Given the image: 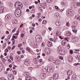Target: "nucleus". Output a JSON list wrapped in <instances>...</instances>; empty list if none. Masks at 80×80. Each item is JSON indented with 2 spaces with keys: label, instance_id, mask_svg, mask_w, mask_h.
Wrapping results in <instances>:
<instances>
[{
  "label": "nucleus",
  "instance_id": "nucleus-1",
  "mask_svg": "<svg viewBox=\"0 0 80 80\" xmlns=\"http://www.w3.org/2000/svg\"><path fill=\"white\" fill-rule=\"evenodd\" d=\"M14 13L16 17H19L22 15V11L19 9H17L15 11Z\"/></svg>",
  "mask_w": 80,
  "mask_h": 80
},
{
  "label": "nucleus",
  "instance_id": "nucleus-2",
  "mask_svg": "<svg viewBox=\"0 0 80 80\" xmlns=\"http://www.w3.org/2000/svg\"><path fill=\"white\" fill-rule=\"evenodd\" d=\"M73 15H74V12L73 11L70 9H68V11L67 12V16H73Z\"/></svg>",
  "mask_w": 80,
  "mask_h": 80
},
{
  "label": "nucleus",
  "instance_id": "nucleus-3",
  "mask_svg": "<svg viewBox=\"0 0 80 80\" xmlns=\"http://www.w3.org/2000/svg\"><path fill=\"white\" fill-rule=\"evenodd\" d=\"M58 52L61 55H64L65 53V51L64 50L58 48L57 50Z\"/></svg>",
  "mask_w": 80,
  "mask_h": 80
},
{
  "label": "nucleus",
  "instance_id": "nucleus-4",
  "mask_svg": "<svg viewBox=\"0 0 80 80\" xmlns=\"http://www.w3.org/2000/svg\"><path fill=\"white\" fill-rule=\"evenodd\" d=\"M20 2H17L15 3V7L16 8H17V9H19V8H20Z\"/></svg>",
  "mask_w": 80,
  "mask_h": 80
},
{
  "label": "nucleus",
  "instance_id": "nucleus-5",
  "mask_svg": "<svg viewBox=\"0 0 80 80\" xmlns=\"http://www.w3.org/2000/svg\"><path fill=\"white\" fill-rule=\"evenodd\" d=\"M48 73H52L53 72V68L52 67H49L47 68Z\"/></svg>",
  "mask_w": 80,
  "mask_h": 80
},
{
  "label": "nucleus",
  "instance_id": "nucleus-6",
  "mask_svg": "<svg viewBox=\"0 0 80 80\" xmlns=\"http://www.w3.org/2000/svg\"><path fill=\"white\" fill-rule=\"evenodd\" d=\"M12 16L11 14H8L6 16L5 19L6 20H10L12 19Z\"/></svg>",
  "mask_w": 80,
  "mask_h": 80
},
{
  "label": "nucleus",
  "instance_id": "nucleus-7",
  "mask_svg": "<svg viewBox=\"0 0 80 80\" xmlns=\"http://www.w3.org/2000/svg\"><path fill=\"white\" fill-rule=\"evenodd\" d=\"M46 76V75H45V74L44 73H42L40 74V78L41 79H44L45 78V76Z\"/></svg>",
  "mask_w": 80,
  "mask_h": 80
},
{
  "label": "nucleus",
  "instance_id": "nucleus-8",
  "mask_svg": "<svg viewBox=\"0 0 80 80\" xmlns=\"http://www.w3.org/2000/svg\"><path fill=\"white\" fill-rule=\"evenodd\" d=\"M53 63L56 64V65H59L60 63V61L58 59L57 60H54L53 61Z\"/></svg>",
  "mask_w": 80,
  "mask_h": 80
},
{
  "label": "nucleus",
  "instance_id": "nucleus-9",
  "mask_svg": "<svg viewBox=\"0 0 80 80\" xmlns=\"http://www.w3.org/2000/svg\"><path fill=\"white\" fill-rule=\"evenodd\" d=\"M54 17L58 18V19H60V15L58 12H56L55 13Z\"/></svg>",
  "mask_w": 80,
  "mask_h": 80
},
{
  "label": "nucleus",
  "instance_id": "nucleus-10",
  "mask_svg": "<svg viewBox=\"0 0 80 80\" xmlns=\"http://www.w3.org/2000/svg\"><path fill=\"white\" fill-rule=\"evenodd\" d=\"M8 78L9 80H12V79L14 78V76L12 74L8 75Z\"/></svg>",
  "mask_w": 80,
  "mask_h": 80
},
{
  "label": "nucleus",
  "instance_id": "nucleus-11",
  "mask_svg": "<svg viewBox=\"0 0 80 80\" xmlns=\"http://www.w3.org/2000/svg\"><path fill=\"white\" fill-rule=\"evenodd\" d=\"M55 8H56V9H57V10L60 12H63V11H64V10H65V8H63V9H60L58 7H57V6H55Z\"/></svg>",
  "mask_w": 80,
  "mask_h": 80
},
{
  "label": "nucleus",
  "instance_id": "nucleus-12",
  "mask_svg": "<svg viewBox=\"0 0 80 80\" xmlns=\"http://www.w3.org/2000/svg\"><path fill=\"white\" fill-rule=\"evenodd\" d=\"M78 2H72V5L75 8H77L78 7Z\"/></svg>",
  "mask_w": 80,
  "mask_h": 80
},
{
  "label": "nucleus",
  "instance_id": "nucleus-13",
  "mask_svg": "<svg viewBox=\"0 0 80 80\" xmlns=\"http://www.w3.org/2000/svg\"><path fill=\"white\" fill-rule=\"evenodd\" d=\"M53 79H54L55 80H57L58 78V73L55 74L53 76Z\"/></svg>",
  "mask_w": 80,
  "mask_h": 80
},
{
  "label": "nucleus",
  "instance_id": "nucleus-14",
  "mask_svg": "<svg viewBox=\"0 0 80 80\" xmlns=\"http://www.w3.org/2000/svg\"><path fill=\"white\" fill-rule=\"evenodd\" d=\"M24 63L26 65H29V63H30V61L28 60H25L24 62Z\"/></svg>",
  "mask_w": 80,
  "mask_h": 80
},
{
  "label": "nucleus",
  "instance_id": "nucleus-15",
  "mask_svg": "<svg viewBox=\"0 0 80 80\" xmlns=\"http://www.w3.org/2000/svg\"><path fill=\"white\" fill-rule=\"evenodd\" d=\"M67 75L68 76H70L72 74V71H68L67 72Z\"/></svg>",
  "mask_w": 80,
  "mask_h": 80
},
{
  "label": "nucleus",
  "instance_id": "nucleus-16",
  "mask_svg": "<svg viewBox=\"0 0 80 80\" xmlns=\"http://www.w3.org/2000/svg\"><path fill=\"white\" fill-rule=\"evenodd\" d=\"M4 8L3 7L1 6L0 7V13H2L3 12V9Z\"/></svg>",
  "mask_w": 80,
  "mask_h": 80
},
{
  "label": "nucleus",
  "instance_id": "nucleus-17",
  "mask_svg": "<svg viewBox=\"0 0 80 80\" xmlns=\"http://www.w3.org/2000/svg\"><path fill=\"white\" fill-rule=\"evenodd\" d=\"M56 25L57 26H58V27L60 26L61 25V22H59L58 21H57L56 22Z\"/></svg>",
  "mask_w": 80,
  "mask_h": 80
},
{
  "label": "nucleus",
  "instance_id": "nucleus-18",
  "mask_svg": "<svg viewBox=\"0 0 80 80\" xmlns=\"http://www.w3.org/2000/svg\"><path fill=\"white\" fill-rule=\"evenodd\" d=\"M26 80H32V77L28 75L26 77Z\"/></svg>",
  "mask_w": 80,
  "mask_h": 80
},
{
  "label": "nucleus",
  "instance_id": "nucleus-19",
  "mask_svg": "<svg viewBox=\"0 0 80 80\" xmlns=\"http://www.w3.org/2000/svg\"><path fill=\"white\" fill-rule=\"evenodd\" d=\"M62 42V45H63V46H64V45H65L66 44V43H67V41H66L65 40H63Z\"/></svg>",
  "mask_w": 80,
  "mask_h": 80
},
{
  "label": "nucleus",
  "instance_id": "nucleus-20",
  "mask_svg": "<svg viewBox=\"0 0 80 80\" xmlns=\"http://www.w3.org/2000/svg\"><path fill=\"white\" fill-rule=\"evenodd\" d=\"M48 47H51L52 46V43L50 42H49L48 43Z\"/></svg>",
  "mask_w": 80,
  "mask_h": 80
},
{
  "label": "nucleus",
  "instance_id": "nucleus-21",
  "mask_svg": "<svg viewBox=\"0 0 80 80\" xmlns=\"http://www.w3.org/2000/svg\"><path fill=\"white\" fill-rule=\"evenodd\" d=\"M57 35H58V36H60V35H61V32L59 31H57V33H56Z\"/></svg>",
  "mask_w": 80,
  "mask_h": 80
},
{
  "label": "nucleus",
  "instance_id": "nucleus-22",
  "mask_svg": "<svg viewBox=\"0 0 80 80\" xmlns=\"http://www.w3.org/2000/svg\"><path fill=\"white\" fill-rule=\"evenodd\" d=\"M68 60H72V57L71 56H69L68 57Z\"/></svg>",
  "mask_w": 80,
  "mask_h": 80
},
{
  "label": "nucleus",
  "instance_id": "nucleus-23",
  "mask_svg": "<svg viewBox=\"0 0 80 80\" xmlns=\"http://www.w3.org/2000/svg\"><path fill=\"white\" fill-rule=\"evenodd\" d=\"M36 39H37V40H40V36L39 35H38L36 37Z\"/></svg>",
  "mask_w": 80,
  "mask_h": 80
},
{
  "label": "nucleus",
  "instance_id": "nucleus-24",
  "mask_svg": "<svg viewBox=\"0 0 80 80\" xmlns=\"http://www.w3.org/2000/svg\"><path fill=\"white\" fill-rule=\"evenodd\" d=\"M20 3V8H19V9L20 10V9H22V8H23V4H22L21 3Z\"/></svg>",
  "mask_w": 80,
  "mask_h": 80
},
{
  "label": "nucleus",
  "instance_id": "nucleus-25",
  "mask_svg": "<svg viewBox=\"0 0 80 80\" xmlns=\"http://www.w3.org/2000/svg\"><path fill=\"white\" fill-rule=\"evenodd\" d=\"M15 58L16 59H18V60H20V57L18 56H15Z\"/></svg>",
  "mask_w": 80,
  "mask_h": 80
},
{
  "label": "nucleus",
  "instance_id": "nucleus-26",
  "mask_svg": "<svg viewBox=\"0 0 80 80\" xmlns=\"http://www.w3.org/2000/svg\"><path fill=\"white\" fill-rule=\"evenodd\" d=\"M72 77L73 78V79H75V78H77V76L75 75H73L72 76Z\"/></svg>",
  "mask_w": 80,
  "mask_h": 80
},
{
  "label": "nucleus",
  "instance_id": "nucleus-27",
  "mask_svg": "<svg viewBox=\"0 0 80 80\" xmlns=\"http://www.w3.org/2000/svg\"><path fill=\"white\" fill-rule=\"evenodd\" d=\"M6 46H7V44H6V43H4L2 45V47H2V49H3V48H5Z\"/></svg>",
  "mask_w": 80,
  "mask_h": 80
},
{
  "label": "nucleus",
  "instance_id": "nucleus-28",
  "mask_svg": "<svg viewBox=\"0 0 80 80\" xmlns=\"http://www.w3.org/2000/svg\"><path fill=\"white\" fill-rule=\"evenodd\" d=\"M48 60L49 62H51V61H52L53 60V58L51 57L48 58Z\"/></svg>",
  "mask_w": 80,
  "mask_h": 80
},
{
  "label": "nucleus",
  "instance_id": "nucleus-29",
  "mask_svg": "<svg viewBox=\"0 0 80 80\" xmlns=\"http://www.w3.org/2000/svg\"><path fill=\"white\" fill-rule=\"evenodd\" d=\"M76 17H77V20H80V16H79V15H78L77 16H76Z\"/></svg>",
  "mask_w": 80,
  "mask_h": 80
},
{
  "label": "nucleus",
  "instance_id": "nucleus-30",
  "mask_svg": "<svg viewBox=\"0 0 80 80\" xmlns=\"http://www.w3.org/2000/svg\"><path fill=\"white\" fill-rule=\"evenodd\" d=\"M42 23L44 24H45V23H47V21L46 20H44L43 21Z\"/></svg>",
  "mask_w": 80,
  "mask_h": 80
},
{
  "label": "nucleus",
  "instance_id": "nucleus-31",
  "mask_svg": "<svg viewBox=\"0 0 80 80\" xmlns=\"http://www.w3.org/2000/svg\"><path fill=\"white\" fill-rule=\"evenodd\" d=\"M23 74L24 75H28V72H25Z\"/></svg>",
  "mask_w": 80,
  "mask_h": 80
},
{
  "label": "nucleus",
  "instance_id": "nucleus-32",
  "mask_svg": "<svg viewBox=\"0 0 80 80\" xmlns=\"http://www.w3.org/2000/svg\"><path fill=\"white\" fill-rule=\"evenodd\" d=\"M72 29H76V26H74V25H73L72 26Z\"/></svg>",
  "mask_w": 80,
  "mask_h": 80
},
{
  "label": "nucleus",
  "instance_id": "nucleus-33",
  "mask_svg": "<svg viewBox=\"0 0 80 80\" xmlns=\"http://www.w3.org/2000/svg\"><path fill=\"white\" fill-rule=\"evenodd\" d=\"M53 1V0H47L48 3H50Z\"/></svg>",
  "mask_w": 80,
  "mask_h": 80
},
{
  "label": "nucleus",
  "instance_id": "nucleus-34",
  "mask_svg": "<svg viewBox=\"0 0 80 80\" xmlns=\"http://www.w3.org/2000/svg\"><path fill=\"white\" fill-rule=\"evenodd\" d=\"M13 73L14 75H16L17 74V71L15 70H13Z\"/></svg>",
  "mask_w": 80,
  "mask_h": 80
},
{
  "label": "nucleus",
  "instance_id": "nucleus-35",
  "mask_svg": "<svg viewBox=\"0 0 80 80\" xmlns=\"http://www.w3.org/2000/svg\"><path fill=\"white\" fill-rule=\"evenodd\" d=\"M72 35V34L70 33V32H68V36H70Z\"/></svg>",
  "mask_w": 80,
  "mask_h": 80
},
{
  "label": "nucleus",
  "instance_id": "nucleus-36",
  "mask_svg": "<svg viewBox=\"0 0 80 80\" xmlns=\"http://www.w3.org/2000/svg\"><path fill=\"white\" fill-rule=\"evenodd\" d=\"M41 45L42 47H45V42H43Z\"/></svg>",
  "mask_w": 80,
  "mask_h": 80
},
{
  "label": "nucleus",
  "instance_id": "nucleus-37",
  "mask_svg": "<svg viewBox=\"0 0 80 80\" xmlns=\"http://www.w3.org/2000/svg\"><path fill=\"white\" fill-rule=\"evenodd\" d=\"M5 52H6L7 53H8V49H6L5 50Z\"/></svg>",
  "mask_w": 80,
  "mask_h": 80
},
{
  "label": "nucleus",
  "instance_id": "nucleus-38",
  "mask_svg": "<svg viewBox=\"0 0 80 80\" xmlns=\"http://www.w3.org/2000/svg\"><path fill=\"white\" fill-rule=\"evenodd\" d=\"M22 44H19L18 45V48H20V47H21V46H22Z\"/></svg>",
  "mask_w": 80,
  "mask_h": 80
},
{
  "label": "nucleus",
  "instance_id": "nucleus-39",
  "mask_svg": "<svg viewBox=\"0 0 80 80\" xmlns=\"http://www.w3.org/2000/svg\"><path fill=\"white\" fill-rule=\"evenodd\" d=\"M72 32H74V33H76L77 32V31L76 30H72Z\"/></svg>",
  "mask_w": 80,
  "mask_h": 80
},
{
  "label": "nucleus",
  "instance_id": "nucleus-40",
  "mask_svg": "<svg viewBox=\"0 0 80 80\" xmlns=\"http://www.w3.org/2000/svg\"><path fill=\"white\" fill-rule=\"evenodd\" d=\"M50 40L51 41H52V42H55V41L53 39L50 38Z\"/></svg>",
  "mask_w": 80,
  "mask_h": 80
},
{
  "label": "nucleus",
  "instance_id": "nucleus-41",
  "mask_svg": "<svg viewBox=\"0 0 80 80\" xmlns=\"http://www.w3.org/2000/svg\"><path fill=\"white\" fill-rule=\"evenodd\" d=\"M67 4V3L65 2H62V5H65Z\"/></svg>",
  "mask_w": 80,
  "mask_h": 80
},
{
  "label": "nucleus",
  "instance_id": "nucleus-42",
  "mask_svg": "<svg viewBox=\"0 0 80 80\" xmlns=\"http://www.w3.org/2000/svg\"><path fill=\"white\" fill-rule=\"evenodd\" d=\"M80 56L78 55L77 58V59H78V60H80Z\"/></svg>",
  "mask_w": 80,
  "mask_h": 80
},
{
  "label": "nucleus",
  "instance_id": "nucleus-43",
  "mask_svg": "<svg viewBox=\"0 0 80 80\" xmlns=\"http://www.w3.org/2000/svg\"><path fill=\"white\" fill-rule=\"evenodd\" d=\"M12 41V45H14L15 43V40H14L13 41Z\"/></svg>",
  "mask_w": 80,
  "mask_h": 80
},
{
  "label": "nucleus",
  "instance_id": "nucleus-44",
  "mask_svg": "<svg viewBox=\"0 0 80 80\" xmlns=\"http://www.w3.org/2000/svg\"><path fill=\"white\" fill-rule=\"evenodd\" d=\"M35 12V10L34 9L31 10V13H34Z\"/></svg>",
  "mask_w": 80,
  "mask_h": 80
},
{
  "label": "nucleus",
  "instance_id": "nucleus-45",
  "mask_svg": "<svg viewBox=\"0 0 80 80\" xmlns=\"http://www.w3.org/2000/svg\"><path fill=\"white\" fill-rule=\"evenodd\" d=\"M23 36H24V34L23 33L21 34V37H22V38H23Z\"/></svg>",
  "mask_w": 80,
  "mask_h": 80
},
{
  "label": "nucleus",
  "instance_id": "nucleus-46",
  "mask_svg": "<svg viewBox=\"0 0 80 80\" xmlns=\"http://www.w3.org/2000/svg\"><path fill=\"white\" fill-rule=\"evenodd\" d=\"M66 25L68 27H69L70 26V24H69V22H68L67 23Z\"/></svg>",
  "mask_w": 80,
  "mask_h": 80
},
{
  "label": "nucleus",
  "instance_id": "nucleus-47",
  "mask_svg": "<svg viewBox=\"0 0 80 80\" xmlns=\"http://www.w3.org/2000/svg\"><path fill=\"white\" fill-rule=\"evenodd\" d=\"M15 48V46H13L12 48V50H13Z\"/></svg>",
  "mask_w": 80,
  "mask_h": 80
},
{
  "label": "nucleus",
  "instance_id": "nucleus-48",
  "mask_svg": "<svg viewBox=\"0 0 80 80\" xmlns=\"http://www.w3.org/2000/svg\"><path fill=\"white\" fill-rule=\"evenodd\" d=\"M69 52L70 54H72L73 53V51L71 50Z\"/></svg>",
  "mask_w": 80,
  "mask_h": 80
},
{
  "label": "nucleus",
  "instance_id": "nucleus-49",
  "mask_svg": "<svg viewBox=\"0 0 80 80\" xmlns=\"http://www.w3.org/2000/svg\"><path fill=\"white\" fill-rule=\"evenodd\" d=\"M11 38V35H10L8 36V38H9V39H10V38Z\"/></svg>",
  "mask_w": 80,
  "mask_h": 80
},
{
  "label": "nucleus",
  "instance_id": "nucleus-50",
  "mask_svg": "<svg viewBox=\"0 0 80 80\" xmlns=\"http://www.w3.org/2000/svg\"><path fill=\"white\" fill-rule=\"evenodd\" d=\"M9 58H10V59H11V60H13V58L12 57L10 56L9 57Z\"/></svg>",
  "mask_w": 80,
  "mask_h": 80
},
{
  "label": "nucleus",
  "instance_id": "nucleus-51",
  "mask_svg": "<svg viewBox=\"0 0 80 80\" xmlns=\"http://www.w3.org/2000/svg\"><path fill=\"white\" fill-rule=\"evenodd\" d=\"M38 58H36L35 59V60H36V62H38Z\"/></svg>",
  "mask_w": 80,
  "mask_h": 80
},
{
  "label": "nucleus",
  "instance_id": "nucleus-52",
  "mask_svg": "<svg viewBox=\"0 0 80 80\" xmlns=\"http://www.w3.org/2000/svg\"><path fill=\"white\" fill-rule=\"evenodd\" d=\"M0 80H5V79L3 78H1L0 79Z\"/></svg>",
  "mask_w": 80,
  "mask_h": 80
},
{
  "label": "nucleus",
  "instance_id": "nucleus-53",
  "mask_svg": "<svg viewBox=\"0 0 80 80\" xmlns=\"http://www.w3.org/2000/svg\"><path fill=\"white\" fill-rule=\"evenodd\" d=\"M30 11V10H29V9H28L26 10V12H29Z\"/></svg>",
  "mask_w": 80,
  "mask_h": 80
},
{
  "label": "nucleus",
  "instance_id": "nucleus-54",
  "mask_svg": "<svg viewBox=\"0 0 80 80\" xmlns=\"http://www.w3.org/2000/svg\"><path fill=\"white\" fill-rule=\"evenodd\" d=\"M68 48H70V45L68 44V45L67 46Z\"/></svg>",
  "mask_w": 80,
  "mask_h": 80
},
{
  "label": "nucleus",
  "instance_id": "nucleus-55",
  "mask_svg": "<svg viewBox=\"0 0 80 80\" xmlns=\"http://www.w3.org/2000/svg\"><path fill=\"white\" fill-rule=\"evenodd\" d=\"M29 20H32V19H33V18H32V17H30L29 18Z\"/></svg>",
  "mask_w": 80,
  "mask_h": 80
},
{
  "label": "nucleus",
  "instance_id": "nucleus-56",
  "mask_svg": "<svg viewBox=\"0 0 80 80\" xmlns=\"http://www.w3.org/2000/svg\"><path fill=\"white\" fill-rule=\"evenodd\" d=\"M48 30L49 31H51V30H52V28H49Z\"/></svg>",
  "mask_w": 80,
  "mask_h": 80
},
{
  "label": "nucleus",
  "instance_id": "nucleus-57",
  "mask_svg": "<svg viewBox=\"0 0 80 80\" xmlns=\"http://www.w3.org/2000/svg\"><path fill=\"white\" fill-rule=\"evenodd\" d=\"M33 32V31L32 30H30V33H32Z\"/></svg>",
  "mask_w": 80,
  "mask_h": 80
},
{
  "label": "nucleus",
  "instance_id": "nucleus-58",
  "mask_svg": "<svg viewBox=\"0 0 80 80\" xmlns=\"http://www.w3.org/2000/svg\"><path fill=\"white\" fill-rule=\"evenodd\" d=\"M32 17L34 18V17H35V14H32Z\"/></svg>",
  "mask_w": 80,
  "mask_h": 80
},
{
  "label": "nucleus",
  "instance_id": "nucleus-59",
  "mask_svg": "<svg viewBox=\"0 0 80 80\" xmlns=\"http://www.w3.org/2000/svg\"><path fill=\"white\" fill-rule=\"evenodd\" d=\"M60 59H61V60H62L63 59V57H59Z\"/></svg>",
  "mask_w": 80,
  "mask_h": 80
},
{
  "label": "nucleus",
  "instance_id": "nucleus-60",
  "mask_svg": "<svg viewBox=\"0 0 80 80\" xmlns=\"http://www.w3.org/2000/svg\"><path fill=\"white\" fill-rule=\"evenodd\" d=\"M21 58H23V57H24V56H23V55H21Z\"/></svg>",
  "mask_w": 80,
  "mask_h": 80
},
{
  "label": "nucleus",
  "instance_id": "nucleus-61",
  "mask_svg": "<svg viewBox=\"0 0 80 80\" xmlns=\"http://www.w3.org/2000/svg\"><path fill=\"white\" fill-rule=\"evenodd\" d=\"M38 22H42V19H39L38 20Z\"/></svg>",
  "mask_w": 80,
  "mask_h": 80
},
{
  "label": "nucleus",
  "instance_id": "nucleus-62",
  "mask_svg": "<svg viewBox=\"0 0 80 80\" xmlns=\"http://www.w3.org/2000/svg\"><path fill=\"white\" fill-rule=\"evenodd\" d=\"M32 30L34 31V30H35V28H34V27H32Z\"/></svg>",
  "mask_w": 80,
  "mask_h": 80
},
{
  "label": "nucleus",
  "instance_id": "nucleus-63",
  "mask_svg": "<svg viewBox=\"0 0 80 80\" xmlns=\"http://www.w3.org/2000/svg\"><path fill=\"white\" fill-rule=\"evenodd\" d=\"M42 56H45L46 55H45V54L43 53L42 54Z\"/></svg>",
  "mask_w": 80,
  "mask_h": 80
},
{
  "label": "nucleus",
  "instance_id": "nucleus-64",
  "mask_svg": "<svg viewBox=\"0 0 80 80\" xmlns=\"http://www.w3.org/2000/svg\"><path fill=\"white\" fill-rule=\"evenodd\" d=\"M20 53H21V51H19L18 52V54H20Z\"/></svg>",
  "mask_w": 80,
  "mask_h": 80
}]
</instances>
